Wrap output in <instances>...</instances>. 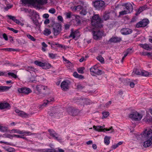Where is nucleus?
Listing matches in <instances>:
<instances>
[{
	"label": "nucleus",
	"instance_id": "1",
	"mask_svg": "<svg viewBox=\"0 0 152 152\" xmlns=\"http://www.w3.org/2000/svg\"><path fill=\"white\" fill-rule=\"evenodd\" d=\"M142 139L145 141L143 144V146L146 148L150 146L152 144V130L151 129L148 131L145 130L143 134H141Z\"/></svg>",
	"mask_w": 152,
	"mask_h": 152
},
{
	"label": "nucleus",
	"instance_id": "2",
	"mask_svg": "<svg viewBox=\"0 0 152 152\" xmlns=\"http://www.w3.org/2000/svg\"><path fill=\"white\" fill-rule=\"evenodd\" d=\"M103 20L101 19L98 14L94 15L93 17L91 20L92 25L94 28H101L102 27V23Z\"/></svg>",
	"mask_w": 152,
	"mask_h": 152
},
{
	"label": "nucleus",
	"instance_id": "3",
	"mask_svg": "<svg viewBox=\"0 0 152 152\" xmlns=\"http://www.w3.org/2000/svg\"><path fill=\"white\" fill-rule=\"evenodd\" d=\"M142 115L136 111L132 112L129 115V117L132 120L138 121L142 118Z\"/></svg>",
	"mask_w": 152,
	"mask_h": 152
},
{
	"label": "nucleus",
	"instance_id": "4",
	"mask_svg": "<svg viewBox=\"0 0 152 152\" xmlns=\"http://www.w3.org/2000/svg\"><path fill=\"white\" fill-rule=\"evenodd\" d=\"M48 0H21L23 3L25 4H34L37 3L38 4L42 5L46 4Z\"/></svg>",
	"mask_w": 152,
	"mask_h": 152
},
{
	"label": "nucleus",
	"instance_id": "5",
	"mask_svg": "<svg viewBox=\"0 0 152 152\" xmlns=\"http://www.w3.org/2000/svg\"><path fill=\"white\" fill-rule=\"evenodd\" d=\"M93 4L94 7L97 10H102L105 7V2L102 0H97L93 2Z\"/></svg>",
	"mask_w": 152,
	"mask_h": 152
},
{
	"label": "nucleus",
	"instance_id": "6",
	"mask_svg": "<svg viewBox=\"0 0 152 152\" xmlns=\"http://www.w3.org/2000/svg\"><path fill=\"white\" fill-rule=\"evenodd\" d=\"M61 26V24L56 23L53 26V32L54 36L58 35L62 31Z\"/></svg>",
	"mask_w": 152,
	"mask_h": 152
},
{
	"label": "nucleus",
	"instance_id": "7",
	"mask_svg": "<svg viewBox=\"0 0 152 152\" xmlns=\"http://www.w3.org/2000/svg\"><path fill=\"white\" fill-rule=\"evenodd\" d=\"M48 89L46 86H45L41 84L37 85L35 88V91L37 92V94H40L43 93H44L45 91L47 90Z\"/></svg>",
	"mask_w": 152,
	"mask_h": 152
},
{
	"label": "nucleus",
	"instance_id": "8",
	"mask_svg": "<svg viewBox=\"0 0 152 152\" xmlns=\"http://www.w3.org/2000/svg\"><path fill=\"white\" fill-rule=\"evenodd\" d=\"M91 74L92 75H100L102 74V71L99 69L96 66H94L90 69Z\"/></svg>",
	"mask_w": 152,
	"mask_h": 152
},
{
	"label": "nucleus",
	"instance_id": "9",
	"mask_svg": "<svg viewBox=\"0 0 152 152\" xmlns=\"http://www.w3.org/2000/svg\"><path fill=\"white\" fill-rule=\"evenodd\" d=\"M103 126H93L94 129L96 131H103L105 132V131H109L110 130H111L112 131L111 132V133L113 132H114V129H113V127L112 126L110 129H103Z\"/></svg>",
	"mask_w": 152,
	"mask_h": 152
},
{
	"label": "nucleus",
	"instance_id": "10",
	"mask_svg": "<svg viewBox=\"0 0 152 152\" xmlns=\"http://www.w3.org/2000/svg\"><path fill=\"white\" fill-rule=\"evenodd\" d=\"M93 38L95 40H98L101 38L103 36V33L99 30L97 31H93L92 32Z\"/></svg>",
	"mask_w": 152,
	"mask_h": 152
},
{
	"label": "nucleus",
	"instance_id": "11",
	"mask_svg": "<svg viewBox=\"0 0 152 152\" xmlns=\"http://www.w3.org/2000/svg\"><path fill=\"white\" fill-rule=\"evenodd\" d=\"M148 23V19H143L136 24V27L137 28L145 27L147 25Z\"/></svg>",
	"mask_w": 152,
	"mask_h": 152
},
{
	"label": "nucleus",
	"instance_id": "12",
	"mask_svg": "<svg viewBox=\"0 0 152 152\" xmlns=\"http://www.w3.org/2000/svg\"><path fill=\"white\" fill-rule=\"evenodd\" d=\"M48 131L50 133V135L56 140L60 141L61 140V138L59 137L57 134L53 130L48 129Z\"/></svg>",
	"mask_w": 152,
	"mask_h": 152
},
{
	"label": "nucleus",
	"instance_id": "13",
	"mask_svg": "<svg viewBox=\"0 0 152 152\" xmlns=\"http://www.w3.org/2000/svg\"><path fill=\"white\" fill-rule=\"evenodd\" d=\"M67 112L69 115L72 116L76 115L79 113V111L71 107L67 108Z\"/></svg>",
	"mask_w": 152,
	"mask_h": 152
},
{
	"label": "nucleus",
	"instance_id": "14",
	"mask_svg": "<svg viewBox=\"0 0 152 152\" xmlns=\"http://www.w3.org/2000/svg\"><path fill=\"white\" fill-rule=\"evenodd\" d=\"M61 86L62 90L64 91H67L69 89V82L67 81H64L62 82L61 84Z\"/></svg>",
	"mask_w": 152,
	"mask_h": 152
},
{
	"label": "nucleus",
	"instance_id": "15",
	"mask_svg": "<svg viewBox=\"0 0 152 152\" xmlns=\"http://www.w3.org/2000/svg\"><path fill=\"white\" fill-rule=\"evenodd\" d=\"M122 6L124 7L126 10L130 13L133 10V7L132 4L129 3H125L123 4Z\"/></svg>",
	"mask_w": 152,
	"mask_h": 152
},
{
	"label": "nucleus",
	"instance_id": "16",
	"mask_svg": "<svg viewBox=\"0 0 152 152\" xmlns=\"http://www.w3.org/2000/svg\"><path fill=\"white\" fill-rule=\"evenodd\" d=\"M15 112L18 114V116L22 118H26L28 117L29 116L28 114L26 113L23 111H21L18 109H16Z\"/></svg>",
	"mask_w": 152,
	"mask_h": 152
},
{
	"label": "nucleus",
	"instance_id": "17",
	"mask_svg": "<svg viewBox=\"0 0 152 152\" xmlns=\"http://www.w3.org/2000/svg\"><path fill=\"white\" fill-rule=\"evenodd\" d=\"M19 93L28 94L31 92V91L30 88H22L18 89Z\"/></svg>",
	"mask_w": 152,
	"mask_h": 152
},
{
	"label": "nucleus",
	"instance_id": "18",
	"mask_svg": "<svg viewBox=\"0 0 152 152\" xmlns=\"http://www.w3.org/2000/svg\"><path fill=\"white\" fill-rule=\"evenodd\" d=\"M13 132L14 133H16L18 134H23L24 135H26V134H30L29 135H37L38 134L35 133H32L29 131H20L19 130L14 129L12 130Z\"/></svg>",
	"mask_w": 152,
	"mask_h": 152
},
{
	"label": "nucleus",
	"instance_id": "19",
	"mask_svg": "<svg viewBox=\"0 0 152 152\" xmlns=\"http://www.w3.org/2000/svg\"><path fill=\"white\" fill-rule=\"evenodd\" d=\"M132 30L128 28H124L121 29V33L124 35H127L132 33Z\"/></svg>",
	"mask_w": 152,
	"mask_h": 152
},
{
	"label": "nucleus",
	"instance_id": "20",
	"mask_svg": "<svg viewBox=\"0 0 152 152\" xmlns=\"http://www.w3.org/2000/svg\"><path fill=\"white\" fill-rule=\"evenodd\" d=\"M140 46L144 49L148 50H152V45H149L147 44H140Z\"/></svg>",
	"mask_w": 152,
	"mask_h": 152
},
{
	"label": "nucleus",
	"instance_id": "21",
	"mask_svg": "<svg viewBox=\"0 0 152 152\" xmlns=\"http://www.w3.org/2000/svg\"><path fill=\"white\" fill-rule=\"evenodd\" d=\"M10 107V104L7 102L1 103L0 104V109H3Z\"/></svg>",
	"mask_w": 152,
	"mask_h": 152
},
{
	"label": "nucleus",
	"instance_id": "22",
	"mask_svg": "<svg viewBox=\"0 0 152 152\" xmlns=\"http://www.w3.org/2000/svg\"><path fill=\"white\" fill-rule=\"evenodd\" d=\"M121 39L116 37H113L111 38L109 40V42L110 43H115L120 42L121 41Z\"/></svg>",
	"mask_w": 152,
	"mask_h": 152
},
{
	"label": "nucleus",
	"instance_id": "23",
	"mask_svg": "<svg viewBox=\"0 0 152 152\" xmlns=\"http://www.w3.org/2000/svg\"><path fill=\"white\" fill-rule=\"evenodd\" d=\"M78 31H73V29H72L71 30V33L70 35L69 36V37H72L73 39H74L76 36V34L77 33Z\"/></svg>",
	"mask_w": 152,
	"mask_h": 152
},
{
	"label": "nucleus",
	"instance_id": "24",
	"mask_svg": "<svg viewBox=\"0 0 152 152\" xmlns=\"http://www.w3.org/2000/svg\"><path fill=\"white\" fill-rule=\"evenodd\" d=\"M31 19L33 21V23L37 27L39 28L40 27V25L39 24V23L38 22V20L36 18H31Z\"/></svg>",
	"mask_w": 152,
	"mask_h": 152
},
{
	"label": "nucleus",
	"instance_id": "25",
	"mask_svg": "<svg viewBox=\"0 0 152 152\" xmlns=\"http://www.w3.org/2000/svg\"><path fill=\"white\" fill-rule=\"evenodd\" d=\"M152 75V74L151 72H148L145 71H142L141 72V75L143 76L147 77L150 76Z\"/></svg>",
	"mask_w": 152,
	"mask_h": 152
},
{
	"label": "nucleus",
	"instance_id": "26",
	"mask_svg": "<svg viewBox=\"0 0 152 152\" xmlns=\"http://www.w3.org/2000/svg\"><path fill=\"white\" fill-rule=\"evenodd\" d=\"M34 63L36 65L39 66H46L47 65V63H43L37 61H35L34 62Z\"/></svg>",
	"mask_w": 152,
	"mask_h": 152
},
{
	"label": "nucleus",
	"instance_id": "27",
	"mask_svg": "<svg viewBox=\"0 0 152 152\" xmlns=\"http://www.w3.org/2000/svg\"><path fill=\"white\" fill-rule=\"evenodd\" d=\"M51 31L50 29L45 28L43 31V34L45 36H48L50 34Z\"/></svg>",
	"mask_w": 152,
	"mask_h": 152
},
{
	"label": "nucleus",
	"instance_id": "28",
	"mask_svg": "<svg viewBox=\"0 0 152 152\" xmlns=\"http://www.w3.org/2000/svg\"><path fill=\"white\" fill-rule=\"evenodd\" d=\"M56 109H53L52 110L48 111V113L50 116L52 117L56 115Z\"/></svg>",
	"mask_w": 152,
	"mask_h": 152
},
{
	"label": "nucleus",
	"instance_id": "29",
	"mask_svg": "<svg viewBox=\"0 0 152 152\" xmlns=\"http://www.w3.org/2000/svg\"><path fill=\"white\" fill-rule=\"evenodd\" d=\"M11 87V86H0V91H4L8 90Z\"/></svg>",
	"mask_w": 152,
	"mask_h": 152
},
{
	"label": "nucleus",
	"instance_id": "30",
	"mask_svg": "<svg viewBox=\"0 0 152 152\" xmlns=\"http://www.w3.org/2000/svg\"><path fill=\"white\" fill-rule=\"evenodd\" d=\"M110 137H108L106 136L104 138V143L107 145H108L110 142Z\"/></svg>",
	"mask_w": 152,
	"mask_h": 152
},
{
	"label": "nucleus",
	"instance_id": "31",
	"mask_svg": "<svg viewBox=\"0 0 152 152\" xmlns=\"http://www.w3.org/2000/svg\"><path fill=\"white\" fill-rule=\"evenodd\" d=\"M142 71L137 69H135L132 72V74L134 75L135 74L136 75H141Z\"/></svg>",
	"mask_w": 152,
	"mask_h": 152
},
{
	"label": "nucleus",
	"instance_id": "32",
	"mask_svg": "<svg viewBox=\"0 0 152 152\" xmlns=\"http://www.w3.org/2000/svg\"><path fill=\"white\" fill-rule=\"evenodd\" d=\"M73 75L75 77L80 79L83 78V76L81 75H79L76 72H74L73 73Z\"/></svg>",
	"mask_w": 152,
	"mask_h": 152
},
{
	"label": "nucleus",
	"instance_id": "33",
	"mask_svg": "<svg viewBox=\"0 0 152 152\" xmlns=\"http://www.w3.org/2000/svg\"><path fill=\"white\" fill-rule=\"evenodd\" d=\"M109 17L110 16L109 13H105L103 15V18L105 20H106L109 19Z\"/></svg>",
	"mask_w": 152,
	"mask_h": 152
},
{
	"label": "nucleus",
	"instance_id": "34",
	"mask_svg": "<svg viewBox=\"0 0 152 152\" xmlns=\"http://www.w3.org/2000/svg\"><path fill=\"white\" fill-rule=\"evenodd\" d=\"M130 13L126 10H124L119 12V15H124Z\"/></svg>",
	"mask_w": 152,
	"mask_h": 152
},
{
	"label": "nucleus",
	"instance_id": "35",
	"mask_svg": "<svg viewBox=\"0 0 152 152\" xmlns=\"http://www.w3.org/2000/svg\"><path fill=\"white\" fill-rule=\"evenodd\" d=\"M103 116L102 118H107L109 115V113L108 112H104L102 113Z\"/></svg>",
	"mask_w": 152,
	"mask_h": 152
},
{
	"label": "nucleus",
	"instance_id": "36",
	"mask_svg": "<svg viewBox=\"0 0 152 152\" xmlns=\"http://www.w3.org/2000/svg\"><path fill=\"white\" fill-rule=\"evenodd\" d=\"M26 36L29 39H30L32 41H35L36 40V39L30 34H27Z\"/></svg>",
	"mask_w": 152,
	"mask_h": 152
},
{
	"label": "nucleus",
	"instance_id": "37",
	"mask_svg": "<svg viewBox=\"0 0 152 152\" xmlns=\"http://www.w3.org/2000/svg\"><path fill=\"white\" fill-rule=\"evenodd\" d=\"M8 75L9 76H11L14 78H16L17 77V75L13 73L9 72L8 73Z\"/></svg>",
	"mask_w": 152,
	"mask_h": 152
},
{
	"label": "nucleus",
	"instance_id": "38",
	"mask_svg": "<svg viewBox=\"0 0 152 152\" xmlns=\"http://www.w3.org/2000/svg\"><path fill=\"white\" fill-rule=\"evenodd\" d=\"M87 12V11L86 10L83 9L80 13L81 15H84L86 14Z\"/></svg>",
	"mask_w": 152,
	"mask_h": 152
},
{
	"label": "nucleus",
	"instance_id": "39",
	"mask_svg": "<svg viewBox=\"0 0 152 152\" xmlns=\"http://www.w3.org/2000/svg\"><path fill=\"white\" fill-rule=\"evenodd\" d=\"M97 59L101 63L103 62L104 61V58L101 56H98L97 58Z\"/></svg>",
	"mask_w": 152,
	"mask_h": 152
},
{
	"label": "nucleus",
	"instance_id": "40",
	"mask_svg": "<svg viewBox=\"0 0 152 152\" xmlns=\"http://www.w3.org/2000/svg\"><path fill=\"white\" fill-rule=\"evenodd\" d=\"M84 68L83 67H81L77 69V71L78 73H80L82 74L83 73V70L84 69Z\"/></svg>",
	"mask_w": 152,
	"mask_h": 152
},
{
	"label": "nucleus",
	"instance_id": "41",
	"mask_svg": "<svg viewBox=\"0 0 152 152\" xmlns=\"http://www.w3.org/2000/svg\"><path fill=\"white\" fill-rule=\"evenodd\" d=\"M42 50L44 51H45L46 50L45 48L47 47V45L45 44V42H43L42 43Z\"/></svg>",
	"mask_w": 152,
	"mask_h": 152
},
{
	"label": "nucleus",
	"instance_id": "42",
	"mask_svg": "<svg viewBox=\"0 0 152 152\" xmlns=\"http://www.w3.org/2000/svg\"><path fill=\"white\" fill-rule=\"evenodd\" d=\"M64 30L67 31L69 30L70 25L68 24H65L64 25Z\"/></svg>",
	"mask_w": 152,
	"mask_h": 152
},
{
	"label": "nucleus",
	"instance_id": "43",
	"mask_svg": "<svg viewBox=\"0 0 152 152\" xmlns=\"http://www.w3.org/2000/svg\"><path fill=\"white\" fill-rule=\"evenodd\" d=\"M3 50H5L8 51H18V50L12 49V48L3 49Z\"/></svg>",
	"mask_w": 152,
	"mask_h": 152
},
{
	"label": "nucleus",
	"instance_id": "44",
	"mask_svg": "<svg viewBox=\"0 0 152 152\" xmlns=\"http://www.w3.org/2000/svg\"><path fill=\"white\" fill-rule=\"evenodd\" d=\"M7 130V128L6 127L1 126L0 128V131L3 132H6Z\"/></svg>",
	"mask_w": 152,
	"mask_h": 152
},
{
	"label": "nucleus",
	"instance_id": "45",
	"mask_svg": "<svg viewBox=\"0 0 152 152\" xmlns=\"http://www.w3.org/2000/svg\"><path fill=\"white\" fill-rule=\"evenodd\" d=\"M125 51L128 55L132 53V48H128Z\"/></svg>",
	"mask_w": 152,
	"mask_h": 152
},
{
	"label": "nucleus",
	"instance_id": "46",
	"mask_svg": "<svg viewBox=\"0 0 152 152\" xmlns=\"http://www.w3.org/2000/svg\"><path fill=\"white\" fill-rule=\"evenodd\" d=\"M65 15L67 18H71V12H68L66 13L65 14Z\"/></svg>",
	"mask_w": 152,
	"mask_h": 152
},
{
	"label": "nucleus",
	"instance_id": "47",
	"mask_svg": "<svg viewBox=\"0 0 152 152\" xmlns=\"http://www.w3.org/2000/svg\"><path fill=\"white\" fill-rule=\"evenodd\" d=\"M7 29L10 31H12L16 33H17L18 32V30H15L12 28L8 27Z\"/></svg>",
	"mask_w": 152,
	"mask_h": 152
},
{
	"label": "nucleus",
	"instance_id": "48",
	"mask_svg": "<svg viewBox=\"0 0 152 152\" xmlns=\"http://www.w3.org/2000/svg\"><path fill=\"white\" fill-rule=\"evenodd\" d=\"M49 12L51 14H54L56 12V10L54 8H52L49 10Z\"/></svg>",
	"mask_w": 152,
	"mask_h": 152
},
{
	"label": "nucleus",
	"instance_id": "49",
	"mask_svg": "<svg viewBox=\"0 0 152 152\" xmlns=\"http://www.w3.org/2000/svg\"><path fill=\"white\" fill-rule=\"evenodd\" d=\"M84 88V86H83L81 84H78L77 86V88L79 90H81Z\"/></svg>",
	"mask_w": 152,
	"mask_h": 152
},
{
	"label": "nucleus",
	"instance_id": "50",
	"mask_svg": "<svg viewBox=\"0 0 152 152\" xmlns=\"http://www.w3.org/2000/svg\"><path fill=\"white\" fill-rule=\"evenodd\" d=\"M54 100V99L53 97H50V98H49L46 100V102H53Z\"/></svg>",
	"mask_w": 152,
	"mask_h": 152
},
{
	"label": "nucleus",
	"instance_id": "51",
	"mask_svg": "<svg viewBox=\"0 0 152 152\" xmlns=\"http://www.w3.org/2000/svg\"><path fill=\"white\" fill-rule=\"evenodd\" d=\"M49 57L50 58H55V57H56V55L53 54L52 53H49Z\"/></svg>",
	"mask_w": 152,
	"mask_h": 152
},
{
	"label": "nucleus",
	"instance_id": "52",
	"mask_svg": "<svg viewBox=\"0 0 152 152\" xmlns=\"http://www.w3.org/2000/svg\"><path fill=\"white\" fill-rule=\"evenodd\" d=\"M8 16L10 19L12 20L14 22L16 19L15 17L14 16H12L11 15H8Z\"/></svg>",
	"mask_w": 152,
	"mask_h": 152
},
{
	"label": "nucleus",
	"instance_id": "53",
	"mask_svg": "<svg viewBox=\"0 0 152 152\" xmlns=\"http://www.w3.org/2000/svg\"><path fill=\"white\" fill-rule=\"evenodd\" d=\"M89 100L88 99H84L83 101V103H84L85 104H89L90 103V102H89Z\"/></svg>",
	"mask_w": 152,
	"mask_h": 152
},
{
	"label": "nucleus",
	"instance_id": "54",
	"mask_svg": "<svg viewBox=\"0 0 152 152\" xmlns=\"http://www.w3.org/2000/svg\"><path fill=\"white\" fill-rule=\"evenodd\" d=\"M48 103V102H46V101L43 103V104L41 105V106L40 107V108H42L43 106H45Z\"/></svg>",
	"mask_w": 152,
	"mask_h": 152
},
{
	"label": "nucleus",
	"instance_id": "55",
	"mask_svg": "<svg viewBox=\"0 0 152 152\" xmlns=\"http://www.w3.org/2000/svg\"><path fill=\"white\" fill-rule=\"evenodd\" d=\"M29 80L32 82H33L36 81L35 77L34 76H32L29 78Z\"/></svg>",
	"mask_w": 152,
	"mask_h": 152
},
{
	"label": "nucleus",
	"instance_id": "56",
	"mask_svg": "<svg viewBox=\"0 0 152 152\" xmlns=\"http://www.w3.org/2000/svg\"><path fill=\"white\" fill-rule=\"evenodd\" d=\"M75 8V10H77L79 11L82 9V7L80 5H78L77 7H76Z\"/></svg>",
	"mask_w": 152,
	"mask_h": 152
},
{
	"label": "nucleus",
	"instance_id": "57",
	"mask_svg": "<svg viewBox=\"0 0 152 152\" xmlns=\"http://www.w3.org/2000/svg\"><path fill=\"white\" fill-rule=\"evenodd\" d=\"M29 134H26V135H24L23 134H22L21 138H22V139H24L26 140H28L25 137H24V136L26 135H30Z\"/></svg>",
	"mask_w": 152,
	"mask_h": 152
},
{
	"label": "nucleus",
	"instance_id": "58",
	"mask_svg": "<svg viewBox=\"0 0 152 152\" xmlns=\"http://www.w3.org/2000/svg\"><path fill=\"white\" fill-rule=\"evenodd\" d=\"M3 38H4V39L6 40H8V39L7 36V35L5 34H4L3 35Z\"/></svg>",
	"mask_w": 152,
	"mask_h": 152
},
{
	"label": "nucleus",
	"instance_id": "59",
	"mask_svg": "<svg viewBox=\"0 0 152 152\" xmlns=\"http://www.w3.org/2000/svg\"><path fill=\"white\" fill-rule=\"evenodd\" d=\"M50 23V20L48 19H47L44 21V24H47L49 23Z\"/></svg>",
	"mask_w": 152,
	"mask_h": 152
},
{
	"label": "nucleus",
	"instance_id": "60",
	"mask_svg": "<svg viewBox=\"0 0 152 152\" xmlns=\"http://www.w3.org/2000/svg\"><path fill=\"white\" fill-rule=\"evenodd\" d=\"M58 19L61 21H63V18L61 16H58Z\"/></svg>",
	"mask_w": 152,
	"mask_h": 152
},
{
	"label": "nucleus",
	"instance_id": "61",
	"mask_svg": "<svg viewBox=\"0 0 152 152\" xmlns=\"http://www.w3.org/2000/svg\"><path fill=\"white\" fill-rule=\"evenodd\" d=\"M134 85H135V84H134V83L133 82H131L130 83V86L131 88H134Z\"/></svg>",
	"mask_w": 152,
	"mask_h": 152
},
{
	"label": "nucleus",
	"instance_id": "62",
	"mask_svg": "<svg viewBox=\"0 0 152 152\" xmlns=\"http://www.w3.org/2000/svg\"><path fill=\"white\" fill-rule=\"evenodd\" d=\"M144 9L143 7H140L138 11L140 12V13Z\"/></svg>",
	"mask_w": 152,
	"mask_h": 152
},
{
	"label": "nucleus",
	"instance_id": "63",
	"mask_svg": "<svg viewBox=\"0 0 152 152\" xmlns=\"http://www.w3.org/2000/svg\"><path fill=\"white\" fill-rule=\"evenodd\" d=\"M75 20L76 23L78 25L80 23V20L77 18H76Z\"/></svg>",
	"mask_w": 152,
	"mask_h": 152
},
{
	"label": "nucleus",
	"instance_id": "64",
	"mask_svg": "<svg viewBox=\"0 0 152 152\" xmlns=\"http://www.w3.org/2000/svg\"><path fill=\"white\" fill-rule=\"evenodd\" d=\"M118 147V145H117V144H116L113 145L112 146V148L114 149H115L117 147Z\"/></svg>",
	"mask_w": 152,
	"mask_h": 152
}]
</instances>
